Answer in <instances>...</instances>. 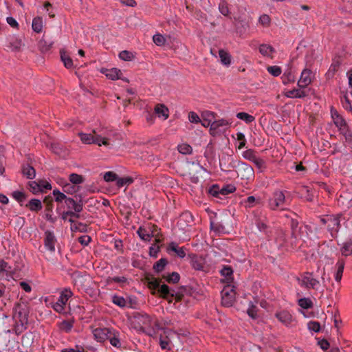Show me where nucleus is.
I'll use <instances>...</instances> for the list:
<instances>
[{
    "label": "nucleus",
    "instance_id": "5701e85b",
    "mask_svg": "<svg viewBox=\"0 0 352 352\" xmlns=\"http://www.w3.org/2000/svg\"><path fill=\"white\" fill-rule=\"evenodd\" d=\"M331 117L335 125L338 128L339 131L342 130L343 128L347 126L345 120L337 111L333 112L331 111Z\"/></svg>",
    "mask_w": 352,
    "mask_h": 352
},
{
    "label": "nucleus",
    "instance_id": "72a5a7b5",
    "mask_svg": "<svg viewBox=\"0 0 352 352\" xmlns=\"http://www.w3.org/2000/svg\"><path fill=\"white\" fill-rule=\"evenodd\" d=\"M79 189L80 187L78 186H75L69 182L64 183L63 191L68 195H74L76 193Z\"/></svg>",
    "mask_w": 352,
    "mask_h": 352
},
{
    "label": "nucleus",
    "instance_id": "c756f323",
    "mask_svg": "<svg viewBox=\"0 0 352 352\" xmlns=\"http://www.w3.org/2000/svg\"><path fill=\"white\" fill-rule=\"evenodd\" d=\"M258 50L263 56L267 57H272V54L275 52L274 48L269 44L260 45Z\"/></svg>",
    "mask_w": 352,
    "mask_h": 352
},
{
    "label": "nucleus",
    "instance_id": "e433bc0d",
    "mask_svg": "<svg viewBox=\"0 0 352 352\" xmlns=\"http://www.w3.org/2000/svg\"><path fill=\"white\" fill-rule=\"evenodd\" d=\"M11 195L20 204L21 206H23V202L27 199L26 193L23 191H13Z\"/></svg>",
    "mask_w": 352,
    "mask_h": 352
},
{
    "label": "nucleus",
    "instance_id": "4d7b16f0",
    "mask_svg": "<svg viewBox=\"0 0 352 352\" xmlns=\"http://www.w3.org/2000/svg\"><path fill=\"white\" fill-rule=\"evenodd\" d=\"M282 82L284 85L294 82V76L291 71L285 72L281 76Z\"/></svg>",
    "mask_w": 352,
    "mask_h": 352
},
{
    "label": "nucleus",
    "instance_id": "3c124183",
    "mask_svg": "<svg viewBox=\"0 0 352 352\" xmlns=\"http://www.w3.org/2000/svg\"><path fill=\"white\" fill-rule=\"evenodd\" d=\"M208 192L214 197L222 199V197L220 195V188L217 184H213L210 186L208 190Z\"/></svg>",
    "mask_w": 352,
    "mask_h": 352
},
{
    "label": "nucleus",
    "instance_id": "a211bd4d",
    "mask_svg": "<svg viewBox=\"0 0 352 352\" xmlns=\"http://www.w3.org/2000/svg\"><path fill=\"white\" fill-rule=\"evenodd\" d=\"M167 251L168 252H173L176 254V255L180 258H184L186 254V248L185 247H179L178 244L176 242H170L168 247H167Z\"/></svg>",
    "mask_w": 352,
    "mask_h": 352
},
{
    "label": "nucleus",
    "instance_id": "20e7f679",
    "mask_svg": "<svg viewBox=\"0 0 352 352\" xmlns=\"http://www.w3.org/2000/svg\"><path fill=\"white\" fill-rule=\"evenodd\" d=\"M285 202L286 195L285 192L280 190H276L268 199L267 207L272 210L283 209Z\"/></svg>",
    "mask_w": 352,
    "mask_h": 352
},
{
    "label": "nucleus",
    "instance_id": "f03ea898",
    "mask_svg": "<svg viewBox=\"0 0 352 352\" xmlns=\"http://www.w3.org/2000/svg\"><path fill=\"white\" fill-rule=\"evenodd\" d=\"M148 285L150 289L157 290V292L164 298H173L174 295H176L174 289L166 284H161V280L155 277L148 279Z\"/></svg>",
    "mask_w": 352,
    "mask_h": 352
},
{
    "label": "nucleus",
    "instance_id": "13d9d810",
    "mask_svg": "<svg viewBox=\"0 0 352 352\" xmlns=\"http://www.w3.org/2000/svg\"><path fill=\"white\" fill-rule=\"evenodd\" d=\"M118 175L113 171H108L104 173L103 179L107 182H117Z\"/></svg>",
    "mask_w": 352,
    "mask_h": 352
},
{
    "label": "nucleus",
    "instance_id": "c9c22d12",
    "mask_svg": "<svg viewBox=\"0 0 352 352\" xmlns=\"http://www.w3.org/2000/svg\"><path fill=\"white\" fill-rule=\"evenodd\" d=\"M300 197L307 201L311 202L314 201V193L312 190L307 186H303L301 190Z\"/></svg>",
    "mask_w": 352,
    "mask_h": 352
},
{
    "label": "nucleus",
    "instance_id": "2f4dec72",
    "mask_svg": "<svg viewBox=\"0 0 352 352\" xmlns=\"http://www.w3.org/2000/svg\"><path fill=\"white\" fill-rule=\"evenodd\" d=\"M22 173L28 179H32L35 177L36 170L32 166L26 164L23 166Z\"/></svg>",
    "mask_w": 352,
    "mask_h": 352
},
{
    "label": "nucleus",
    "instance_id": "338daca9",
    "mask_svg": "<svg viewBox=\"0 0 352 352\" xmlns=\"http://www.w3.org/2000/svg\"><path fill=\"white\" fill-rule=\"evenodd\" d=\"M72 327H73V322H72V321L63 320L60 324V329L66 333L70 332Z\"/></svg>",
    "mask_w": 352,
    "mask_h": 352
},
{
    "label": "nucleus",
    "instance_id": "69168bd1",
    "mask_svg": "<svg viewBox=\"0 0 352 352\" xmlns=\"http://www.w3.org/2000/svg\"><path fill=\"white\" fill-rule=\"evenodd\" d=\"M28 323H23L16 321V324L14 326V330L16 335H19L22 333L25 330L28 328Z\"/></svg>",
    "mask_w": 352,
    "mask_h": 352
},
{
    "label": "nucleus",
    "instance_id": "b1692460",
    "mask_svg": "<svg viewBox=\"0 0 352 352\" xmlns=\"http://www.w3.org/2000/svg\"><path fill=\"white\" fill-rule=\"evenodd\" d=\"M277 319L285 325H289L292 320V316L287 311L283 310L276 314Z\"/></svg>",
    "mask_w": 352,
    "mask_h": 352
},
{
    "label": "nucleus",
    "instance_id": "2eb2a0df",
    "mask_svg": "<svg viewBox=\"0 0 352 352\" xmlns=\"http://www.w3.org/2000/svg\"><path fill=\"white\" fill-rule=\"evenodd\" d=\"M100 72L102 74H104L107 78L112 80H116L119 78H121V76L122 74L121 70L116 67H113L111 69L102 67L100 69Z\"/></svg>",
    "mask_w": 352,
    "mask_h": 352
},
{
    "label": "nucleus",
    "instance_id": "a19ab883",
    "mask_svg": "<svg viewBox=\"0 0 352 352\" xmlns=\"http://www.w3.org/2000/svg\"><path fill=\"white\" fill-rule=\"evenodd\" d=\"M85 178L82 175L77 173H72L69 175V182L75 186L82 184Z\"/></svg>",
    "mask_w": 352,
    "mask_h": 352
},
{
    "label": "nucleus",
    "instance_id": "6e6552de",
    "mask_svg": "<svg viewBox=\"0 0 352 352\" xmlns=\"http://www.w3.org/2000/svg\"><path fill=\"white\" fill-rule=\"evenodd\" d=\"M232 122L226 119H219L210 124V131L212 135L221 133L228 129Z\"/></svg>",
    "mask_w": 352,
    "mask_h": 352
},
{
    "label": "nucleus",
    "instance_id": "6e6d98bb",
    "mask_svg": "<svg viewBox=\"0 0 352 352\" xmlns=\"http://www.w3.org/2000/svg\"><path fill=\"white\" fill-rule=\"evenodd\" d=\"M210 230L216 233L222 232L225 229L224 226L221 223L214 222L213 221H210Z\"/></svg>",
    "mask_w": 352,
    "mask_h": 352
},
{
    "label": "nucleus",
    "instance_id": "dca6fc26",
    "mask_svg": "<svg viewBox=\"0 0 352 352\" xmlns=\"http://www.w3.org/2000/svg\"><path fill=\"white\" fill-rule=\"evenodd\" d=\"M342 214H338L337 215H327L328 229L329 230L338 232L340 228V217Z\"/></svg>",
    "mask_w": 352,
    "mask_h": 352
},
{
    "label": "nucleus",
    "instance_id": "423d86ee",
    "mask_svg": "<svg viewBox=\"0 0 352 352\" xmlns=\"http://www.w3.org/2000/svg\"><path fill=\"white\" fill-rule=\"evenodd\" d=\"M235 301L234 287L226 286L221 292V305L226 307H230Z\"/></svg>",
    "mask_w": 352,
    "mask_h": 352
},
{
    "label": "nucleus",
    "instance_id": "f8f14e48",
    "mask_svg": "<svg viewBox=\"0 0 352 352\" xmlns=\"http://www.w3.org/2000/svg\"><path fill=\"white\" fill-rule=\"evenodd\" d=\"M175 294H176V295H174L173 297H175L177 301H179L182 300L184 294L192 296L193 294H199V292H197V289L192 287L182 285L179 287L177 292L175 291Z\"/></svg>",
    "mask_w": 352,
    "mask_h": 352
},
{
    "label": "nucleus",
    "instance_id": "5fc2aeb1",
    "mask_svg": "<svg viewBox=\"0 0 352 352\" xmlns=\"http://www.w3.org/2000/svg\"><path fill=\"white\" fill-rule=\"evenodd\" d=\"M93 132L94 133V142L92 144H98V146H101L102 144H103V145L109 144L107 142V140L106 138H104V137H102L100 135L97 134L95 131H94Z\"/></svg>",
    "mask_w": 352,
    "mask_h": 352
},
{
    "label": "nucleus",
    "instance_id": "a18cd8bd",
    "mask_svg": "<svg viewBox=\"0 0 352 352\" xmlns=\"http://www.w3.org/2000/svg\"><path fill=\"white\" fill-rule=\"evenodd\" d=\"M133 182L134 179L131 177H119V176H118L116 185L118 188H121L124 186H129L133 183Z\"/></svg>",
    "mask_w": 352,
    "mask_h": 352
},
{
    "label": "nucleus",
    "instance_id": "473e14b6",
    "mask_svg": "<svg viewBox=\"0 0 352 352\" xmlns=\"http://www.w3.org/2000/svg\"><path fill=\"white\" fill-rule=\"evenodd\" d=\"M137 234L139 237L144 241H149L153 236V234H151L148 231L146 230L145 228L142 226H140L138 228L137 230Z\"/></svg>",
    "mask_w": 352,
    "mask_h": 352
},
{
    "label": "nucleus",
    "instance_id": "0e129e2a",
    "mask_svg": "<svg viewBox=\"0 0 352 352\" xmlns=\"http://www.w3.org/2000/svg\"><path fill=\"white\" fill-rule=\"evenodd\" d=\"M112 302L113 304L119 306L120 307H124L126 303L124 298L117 295H114L112 297Z\"/></svg>",
    "mask_w": 352,
    "mask_h": 352
},
{
    "label": "nucleus",
    "instance_id": "f704fd0d",
    "mask_svg": "<svg viewBox=\"0 0 352 352\" xmlns=\"http://www.w3.org/2000/svg\"><path fill=\"white\" fill-rule=\"evenodd\" d=\"M34 336L30 331L25 333L21 338L22 345L25 347H30L32 346L34 342Z\"/></svg>",
    "mask_w": 352,
    "mask_h": 352
},
{
    "label": "nucleus",
    "instance_id": "58836bf2",
    "mask_svg": "<svg viewBox=\"0 0 352 352\" xmlns=\"http://www.w3.org/2000/svg\"><path fill=\"white\" fill-rule=\"evenodd\" d=\"M221 276L226 277L228 281L233 280V270L231 266L223 265L220 270Z\"/></svg>",
    "mask_w": 352,
    "mask_h": 352
},
{
    "label": "nucleus",
    "instance_id": "052dcab7",
    "mask_svg": "<svg viewBox=\"0 0 352 352\" xmlns=\"http://www.w3.org/2000/svg\"><path fill=\"white\" fill-rule=\"evenodd\" d=\"M79 135L80 137L81 141L85 144H90L94 142V135L89 133H80Z\"/></svg>",
    "mask_w": 352,
    "mask_h": 352
},
{
    "label": "nucleus",
    "instance_id": "49530a36",
    "mask_svg": "<svg viewBox=\"0 0 352 352\" xmlns=\"http://www.w3.org/2000/svg\"><path fill=\"white\" fill-rule=\"evenodd\" d=\"M236 190V187L232 184L224 185L220 188L221 197H225L226 195L234 192Z\"/></svg>",
    "mask_w": 352,
    "mask_h": 352
},
{
    "label": "nucleus",
    "instance_id": "f257e3e1",
    "mask_svg": "<svg viewBox=\"0 0 352 352\" xmlns=\"http://www.w3.org/2000/svg\"><path fill=\"white\" fill-rule=\"evenodd\" d=\"M133 327L140 333L146 334L150 337L156 335L155 328L153 326L152 318L144 312H135L133 316Z\"/></svg>",
    "mask_w": 352,
    "mask_h": 352
},
{
    "label": "nucleus",
    "instance_id": "bf43d9fd",
    "mask_svg": "<svg viewBox=\"0 0 352 352\" xmlns=\"http://www.w3.org/2000/svg\"><path fill=\"white\" fill-rule=\"evenodd\" d=\"M298 305L303 309H307L313 306V302L309 298H302L298 300Z\"/></svg>",
    "mask_w": 352,
    "mask_h": 352
},
{
    "label": "nucleus",
    "instance_id": "680f3d73",
    "mask_svg": "<svg viewBox=\"0 0 352 352\" xmlns=\"http://www.w3.org/2000/svg\"><path fill=\"white\" fill-rule=\"evenodd\" d=\"M340 132L344 135L347 143L352 144V132L348 129L347 126L340 131Z\"/></svg>",
    "mask_w": 352,
    "mask_h": 352
},
{
    "label": "nucleus",
    "instance_id": "4c0bfd02",
    "mask_svg": "<svg viewBox=\"0 0 352 352\" xmlns=\"http://www.w3.org/2000/svg\"><path fill=\"white\" fill-rule=\"evenodd\" d=\"M155 113L159 118L163 117L164 120L168 117V109L164 104H157L155 108Z\"/></svg>",
    "mask_w": 352,
    "mask_h": 352
},
{
    "label": "nucleus",
    "instance_id": "cd10ccee",
    "mask_svg": "<svg viewBox=\"0 0 352 352\" xmlns=\"http://www.w3.org/2000/svg\"><path fill=\"white\" fill-rule=\"evenodd\" d=\"M162 278L170 284H176L180 280V275L178 272H173L163 274Z\"/></svg>",
    "mask_w": 352,
    "mask_h": 352
},
{
    "label": "nucleus",
    "instance_id": "8fccbe9b",
    "mask_svg": "<svg viewBox=\"0 0 352 352\" xmlns=\"http://www.w3.org/2000/svg\"><path fill=\"white\" fill-rule=\"evenodd\" d=\"M258 308L252 301H250L248 309L247 310L248 315L252 319H256L258 317L257 315Z\"/></svg>",
    "mask_w": 352,
    "mask_h": 352
},
{
    "label": "nucleus",
    "instance_id": "09e8293b",
    "mask_svg": "<svg viewBox=\"0 0 352 352\" xmlns=\"http://www.w3.org/2000/svg\"><path fill=\"white\" fill-rule=\"evenodd\" d=\"M242 156L244 159L252 162L257 157L256 155V151L251 148L244 151L242 153Z\"/></svg>",
    "mask_w": 352,
    "mask_h": 352
},
{
    "label": "nucleus",
    "instance_id": "6ab92c4d",
    "mask_svg": "<svg viewBox=\"0 0 352 352\" xmlns=\"http://www.w3.org/2000/svg\"><path fill=\"white\" fill-rule=\"evenodd\" d=\"M319 285V281L316 278L312 277V274L310 273H307L305 276L302 277V285L305 287L309 289H316L317 285Z\"/></svg>",
    "mask_w": 352,
    "mask_h": 352
},
{
    "label": "nucleus",
    "instance_id": "37998d69",
    "mask_svg": "<svg viewBox=\"0 0 352 352\" xmlns=\"http://www.w3.org/2000/svg\"><path fill=\"white\" fill-rule=\"evenodd\" d=\"M236 117L238 119L244 121L246 124H250L255 120V118L253 116L246 112H239L236 113Z\"/></svg>",
    "mask_w": 352,
    "mask_h": 352
},
{
    "label": "nucleus",
    "instance_id": "603ef678",
    "mask_svg": "<svg viewBox=\"0 0 352 352\" xmlns=\"http://www.w3.org/2000/svg\"><path fill=\"white\" fill-rule=\"evenodd\" d=\"M60 58L66 68L69 69L73 67V60L69 56L60 52Z\"/></svg>",
    "mask_w": 352,
    "mask_h": 352
},
{
    "label": "nucleus",
    "instance_id": "7ed1b4c3",
    "mask_svg": "<svg viewBox=\"0 0 352 352\" xmlns=\"http://www.w3.org/2000/svg\"><path fill=\"white\" fill-rule=\"evenodd\" d=\"M13 318L20 322L28 323L29 307L23 302H17L12 309Z\"/></svg>",
    "mask_w": 352,
    "mask_h": 352
},
{
    "label": "nucleus",
    "instance_id": "9d476101",
    "mask_svg": "<svg viewBox=\"0 0 352 352\" xmlns=\"http://www.w3.org/2000/svg\"><path fill=\"white\" fill-rule=\"evenodd\" d=\"M289 226L291 228L292 245H296L298 236L301 234L302 228L299 226V222L297 219L291 218Z\"/></svg>",
    "mask_w": 352,
    "mask_h": 352
},
{
    "label": "nucleus",
    "instance_id": "39448f33",
    "mask_svg": "<svg viewBox=\"0 0 352 352\" xmlns=\"http://www.w3.org/2000/svg\"><path fill=\"white\" fill-rule=\"evenodd\" d=\"M236 173L238 177L242 180L250 181L254 177V171L253 168L247 163L238 162L236 165Z\"/></svg>",
    "mask_w": 352,
    "mask_h": 352
},
{
    "label": "nucleus",
    "instance_id": "774afa93",
    "mask_svg": "<svg viewBox=\"0 0 352 352\" xmlns=\"http://www.w3.org/2000/svg\"><path fill=\"white\" fill-rule=\"evenodd\" d=\"M153 41L157 46H162L166 42V38L161 34H156L153 35Z\"/></svg>",
    "mask_w": 352,
    "mask_h": 352
},
{
    "label": "nucleus",
    "instance_id": "bb28decb",
    "mask_svg": "<svg viewBox=\"0 0 352 352\" xmlns=\"http://www.w3.org/2000/svg\"><path fill=\"white\" fill-rule=\"evenodd\" d=\"M219 56L222 65L226 67H229L231 65L232 56L230 53L221 49L219 50Z\"/></svg>",
    "mask_w": 352,
    "mask_h": 352
},
{
    "label": "nucleus",
    "instance_id": "a878e982",
    "mask_svg": "<svg viewBox=\"0 0 352 352\" xmlns=\"http://www.w3.org/2000/svg\"><path fill=\"white\" fill-rule=\"evenodd\" d=\"M300 89H293L292 90L288 91L285 96L287 98H303L307 96V94L304 90Z\"/></svg>",
    "mask_w": 352,
    "mask_h": 352
},
{
    "label": "nucleus",
    "instance_id": "c03bdc74",
    "mask_svg": "<svg viewBox=\"0 0 352 352\" xmlns=\"http://www.w3.org/2000/svg\"><path fill=\"white\" fill-rule=\"evenodd\" d=\"M54 196V201L57 203H64L69 197L65 195V193L63 191L60 192L58 189L56 188L52 192Z\"/></svg>",
    "mask_w": 352,
    "mask_h": 352
},
{
    "label": "nucleus",
    "instance_id": "aec40b11",
    "mask_svg": "<svg viewBox=\"0 0 352 352\" xmlns=\"http://www.w3.org/2000/svg\"><path fill=\"white\" fill-rule=\"evenodd\" d=\"M256 226L258 230L263 232L266 237L270 238L272 234V229L270 226H269L265 222H264L262 219H258L255 222Z\"/></svg>",
    "mask_w": 352,
    "mask_h": 352
},
{
    "label": "nucleus",
    "instance_id": "c85d7f7f",
    "mask_svg": "<svg viewBox=\"0 0 352 352\" xmlns=\"http://www.w3.org/2000/svg\"><path fill=\"white\" fill-rule=\"evenodd\" d=\"M344 265L345 263L343 259H339L336 264V272L335 274V280L337 282H340L342 279Z\"/></svg>",
    "mask_w": 352,
    "mask_h": 352
},
{
    "label": "nucleus",
    "instance_id": "4468645a",
    "mask_svg": "<svg viewBox=\"0 0 352 352\" xmlns=\"http://www.w3.org/2000/svg\"><path fill=\"white\" fill-rule=\"evenodd\" d=\"M6 42V47L12 51H18L22 46V41L15 35L8 36Z\"/></svg>",
    "mask_w": 352,
    "mask_h": 352
},
{
    "label": "nucleus",
    "instance_id": "0eeeda50",
    "mask_svg": "<svg viewBox=\"0 0 352 352\" xmlns=\"http://www.w3.org/2000/svg\"><path fill=\"white\" fill-rule=\"evenodd\" d=\"M72 295V292L71 290L65 289L60 293L57 301L53 304L52 308L58 313L63 312L65 310V305Z\"/></svg>",
    "mask_w": 352,
    "mask_h": 352
},
{
    "label": "nucleus",
    "instance_id": "ea45409f",
    "mask_svg": "<svg viewBox=\"0 0 352 352\" xmlns=\"http://www.w3.org/2000/svg\"><path fill=\"white\" fill-rule=\"evenodd\" d=\"M72 232H80L82 233H85L87 232V225L86 223L82 222H77V223H74L71 225L70 227Z\"/></svg>",
    "mask_w": 352,
    "mask_h": 352
},
{
    "label": "nucleus",
    "instance_id": "de8ad7c7",
    "mask_svg": "<svg viewBox=\"0 0 352 352\" xmlns=\"http://www.w3.org/2000/svg\"><path fill=\"white\" fill-rule=\"evenodd\" d=\"M12 272V268L9 264L6 262L4 260L0 261V275L3 274L4 273L8 274H11Z\"/></svg>",
    "mask_w": 352,
    "mask_h": 352
},
{
    "label": "nucleus",
    "instance_id": "9b49d317",
    "mask_svg": "<svg viewBox=\"0 0 352 352\" xmlns=\"http://www.w3.org/2000/svg\"><path fill=\"white\" fill-rule=\"evenodd\" d=\"M56 242V239L54 232L49 230H46L44 238V245L46 249L50 252H54Z\"/></svg>",
    "mask_w": 352,
    "mask_h": 352
},
{
    "label": "nucleus",
    "instance_id": "ddd939ff",
    "mask_svg": "<svg viewBox=\"0 0 352 352\" xmlns=\"http://www.w3.org/2000/svg\"><path fill=\"white\" fill-rule=\"evenodd\" d=\"M112 329L110 328H96L93 331L94 338L100 342H103L109 338Z\"/></svg>",
    "mask_w": 352,
    "mask_h": 352
},
{
    "label": "nucleus",
    "instance_id": "393cba45",
    "mask_svg": "<svg viewBox=\"0 0 352 352\" xmlns=\"http://www.w3.org/2000/svg\"><path fill=\"white\" fill-rule=\"evenodd\" d=\"M262 204V199L260 197L248 196L243 200V204L245 208H252Z\"/></svg>",
    "mask_w": 352,
    "mask_h": 352
},
{
    "label": "nucleus",
    "instance_id": "79ce46f5",
    "mask_svg": "<svg viewBox=\"0 0 352 352\" xmlns=\"http://www.w3.org/2000/svg\"><path fill=\"white\" fill-rule=\"evenodd\" d=\"M32 28L36 33L41 32L43 30L42 18L38 16L34 18L32 23Z\"/></svg>",
    "mask_w": 352,
    "mask_h": 352
},
{
    "label": "nucleus",
    "instance_id": "412c9836",
    "mask_svg": "<svg viewBox=\"0 0 352 352\" xmlns=\"http://www.w3.org/2000/svg\"><path fill=\"white\" fill-rule=\"evenodd\" d=\"M110 344L116 348L120 349L122 344L120 339V333L115 329H112L111 333H109L108 339Z\"/></svg>",
    "mask_w": 352,
    "mask_h": 352
},
{
    "label": "nucleus",
    "instance_id": "4be33fe9",
    "mask_svg": "<svg viewBox=\"0 0 352 352\" xmlns=\"http://www.w3.org/2000/svg\"><path fill=\"white\" fill-rule=\"evenodd\" d=\"M25 206L28 208L32 212H38L43 208V205L40 199H31Z\"/></svg>",
    "mask_w": 352,
    "mask_h": 352
},
{
    "label": "nucleus",
    "instance_id": "7c9ffc66",
    "mask_svg": "<svg viewBox=\"0 0 352 352\" xmlns=\"http://www.w3.org/2000/svg\"><path fill=\"white\" fill-rule=\"evenodd\" d=\"M167 264L168 260L166 258H162L153 265V269L155 273L159 274L164 271Z\"/></svg>",
    "mask_w": 352,
    "mask_h": 352
},
{
    "label": "nucleus",
    "instance_id": "f3484780",
    "mask_svg": "<svg viewBox=\"0 0 352 352\" xmlns=\"http://www.w3.org/2000/svg\"><path fill=\"white\" fill-rule=\"evenodd\" d=\"M311 71L309 69H305L301 72L300 79L298 82V86L300 88H305L311 82Z\"/></svg>",
    "mask_w": 352,
    "mask_h": 352
},
{
    "label": "nucleus",
    "instance_id": "864d4df0",
    "mask_svg": "<svg viewBox=\"0 0 352 352\" xmlns=\"http://www.w3.org/2000/svg\"><path fill=\"white\" fill-rule=\"evenodd\" d=\"M178 151L183 155L190 154L192 151V148L188 144H181L177 146Z\"/></svg>",
    "mask_w": 352,
    "mask_h": 352
},
{
    "label": "nucleus",
    "instance_id": "e2e57ef3",
    "mask_svg": "<svg viewBox=\"0 0 352 352\" xmlns=\"http://www.w3.org/2000/svg\"><path fill=\"white\" fill-rule=\"evenodd\" d=\"M267 70L271 75L275 77L280 76L282 73L280 67L276 65L268 66Z\"/></svg>",
    "mask_w": 352,
    "mask_h": 352
},
{
    "label": "nucleus",
    "instance_id": "1a4fd4ad",
    "mask_svg": "<svg viewBox=\"0 0 352 352\" xmlns=\"http://www.w3.org/2000/svg\"><path fill=\"white\" fill-rule=\"evenodd\" d=\"M188 258L192 269L197 271L204 270L205 260L202 256L191 253L188 255Z\"/></svg>",
    "mask_w": 352,
    "mask_h": 352
}]
</instances>
